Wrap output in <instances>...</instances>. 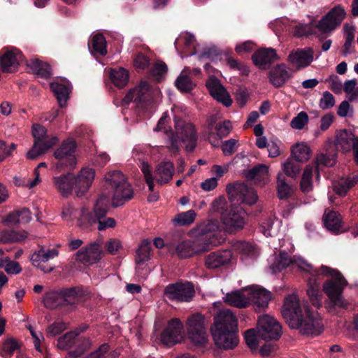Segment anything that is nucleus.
I'll list each match as a JSON object with an SVG mask.
<instances>
[{
    "mask_svg": "<svg viewBox=\"0 0 358 358\" xmlns=\"http://www.w3.org/2000/svg\"><path fill=\"white\" fill-rule=\"evenodd\" d=\"M227 192L231 206L222 212V221L229 232H235L243 227L246 212L241 204L249 206L256 203L258 199L256 191L245 183L236 182L227 186Z\"/></svg>",
    "mask_w": 358,
    "mask_h": 358,
    "instance_id": "obj_1",
    "label": "nucleus"
},
{
    "mask_svg": "<svg viewBox=\"0 0 358 358\" xmlns=\"http://www.w3.org/2000/svg\"><path fill=\"white\" fill-rule=\"evenodd\" d=\"M281 313L291 329H299L303 335L317 336L322 331V320L309 308H305L303 311L295 294H289L285 299Z\"/></svg>",
    "mask_w": 358,
    "mask_h": 358,
    "instance_id": "obj_2",
    "label": "nucleus"
},
{
    "mask_svg": "<svg viewBox=\"0 0 358 358\" xmlns=\"http://www.w3.org/2000/svg\"><path fill=\"white\" fill-rule=\"evenodd\" d=\"M169 116L164 113L158 121L155 131H162L165 129L169 141V149L170 152L176 155L180 150L179 142L181 141L185 145V150L188 152H192L195 149L197 144V134L194 125L189 122H185L183 120H178L176 121V130L174 133L172 130L166 129V124L168 122Z\"/></svg>",
    "mask_w": 358,
    "mask_h": 358,
    "instance_id": "obj_3",
    "label": "nucleus"
},
{
    "mask_svg": "<svg viewBox=\"0 0 358 358\" xmlns=\"http://www.w3.org/2000/svg\"><path fill=\"white\" fill-rule=\"evenodd\" d=\"M211 331L215 344L219 348L233 349L238 343V320L229 310L220 311L214 317Z\"/></svg>",
    "mask_w": 358,
    "mask_h": 358,
    "instance_id": "obj_4",
    "label": "nucleus"
},
{
    "mask_svg": "<svg viewBox=\"0 0 358 358\" xmlns=\"http://www.w3.org/2000/svg\"><path fill=\"white\" fill-rule=\"evenodd\" d=\"M95 177V171L92 168H83L75 176L71 173L53 177V184L60 194L69 197L74 192L76 196L85 195L91 187Z\"/></svg>",
    "mask_w": 358,
    "mask_h": 358,
    "instance_id": "obj_5",
    "label": "nucleus"
},
{
    "mask_svg": "<svg viewBox=\"0 0 358 358\" xmlns=\"http://www.w3.org/2000/svg\"><path fill=\"white\" fill-rule=\"evenodd\" d=\"M214 227L210 224L199 226V236L196 239L182 241L176 246L169 247V251L176 253L180 259H186L210 250L216 244L213 231Z\"/></svg>",
    "mask_w": 358,
    "mask_h": 358,
    "instance_id": "obj_6",
    "label": "nucleus"
},
{
    "mask_svg": "<svg viewBox=\"0 0 358 358\" xmlns=\"http://www.w3.org/2000/svg\"><path fill=\"white\" fill-rule=\"evenodd\" d=\"M85 296L86 291L83 286L62 287L46 292L43 296V303L46 308L50 310L64 307L74 310Z\"/></svg>",
    "mask_w": 358,
    "mask_h": 358,
    "instance_id": "obj_7",
    "label": "nucleus"
},
{
    "mask_svg": "<svg viewBox=\"0 0 358 358\" xmlns=\"http://www.w3.org/2000/svg\"><path fill=\"white\" fill-rule=\"evenodd\" d=\"M319 273L331 277L324 282L322 289L333 305L342 308H346L348 303L343 298L342 294L348 282L342 273L336 269L324 265L320 266V271L314 270L312 276L314 277Z\"/></svg>",
    "mask_w": 358,
    "mask_h": 358,
    "instance_id": "obj_8",
    "label": "nucleus"
},
{
    "mask_svg": "<svg viewBox=\"0 0 358 358\" xmlns=\"http://www.w3.org/2000/svg\"><path fill=\"white\" fill-rule=\"evenodd\" d=\"M108 202V198L106 195H100L93 210L86 215H83L78 220L80 227L85 230H92L95 225H97L99 231L114 228L116 226L115 219L106 217L109 210Z\"/></svg>",
    "mask_w": 358,
    "mask_h": 358,
    "instance_id": "obj_9",
    "label": "nucleus"
},
{
    "mask_svg": "<svg viewBox=\"0 0 358 358\" xmlns=\"http://www.w3.org/2000/svg\"><path fill=\"white\" fill-rule=\"evenodd\" d=\"M106 181L113 191L112 206L114 208L123 206L133 198V188L121 171H113L108 173L106 176Z\"/></svg>",
    "mask_w": 358,
    "mask_h": 358,
    "instance_id": "obj_10",
    "label": "nucleus"
},
{
    "mask_svg": "<svg viewBox=\"0 0 358 358\" xmlns=\"http://www.w3.org/2000/svg\"><path fill=\"white\" fill-rule=\"evenodd\" d=\"M76 142L73 139L67 138L63 141L61 145L55 151L54 156L57 159L55 168L57 171L74 168L76 164Z\"/></svg>",
    "mask_w": 358,
    "mask_h": 358,
    "instance_id": "obj_11",
    "label": "nucleus"
},
{
    "mask_svg": "<svg viewBox=\"0 0 358 358\" xmlns=\"http://www.w3.org/2000/svg\"><path fill=\"white\" fill-rule=\"evenodd\" d=\"M310 148L304 143H296L292 148L293 159H287L283 164L285 174L291 178H296L301 171L299 162H305L310 158Z\"/></svg>",
    "mask_w": 358,
    "mask_h": 358,
    "instance_id": "obj_12",
    "label": "nucleus"
},
{
    "mask_svg": "<svg viewBox=\"0 0 358 358\" xmlns=\"http://www.w3.org/2000/svg\"><path fill=\"white\" fill-rule=\"evenodd\" d=\"M187 334L189 340L196 345L201 346L208 341L205 317L201 313L191 315L187 321Z\"/></svg>",
    "mask_w": 358,
    "mask_h": 358,
    "instance_id": "obj_13",
    "label": "nucleus"
},
{
    "mask_svg": "<svg viewBox=\"0 0 358 358\" xmlns=\"http://www.w3.org/2000/svg\"><path fill=\"white\" fill-rule=\"evenodd\" d=\"M346 16L345 9L340 5L334 6L318 21L315 27L321 32L320 39H324L325 34L333 31L338 27Z\"/></svg>",
    "mask_w": 358,
    "mask_h": 358,
    "instance_id": "obj_14",
    "label": "nucleus"
},
{
    "mask_svg": "<svg viewBox=\"0 0 358 358\" xmlns=\"http://www.w3.org/2000/svg\"><path fill=\"white\" fill-rule=\"evenodd\" d=\"M164 294L170 301L189 302L194 296L195 290L192 282L179 280L169 284L164 289Z\"/></svg>",
    "mask_w": 358,
    "mask_h": 358,
    "instance_id": "obj_15",
    "label": "nucleus"
},
{
    "mask_svg": "<svg viewBox=\"0 0 358 358\" xmlns=\"http://www.w3.org/2000/svg\"><path fill=\"white\" fill-rule=\"evenodd\" d=\"M24 60L22 52L14 47H6L0 51V66L4 73L16 71Z\"/></svg>",
    "mask_w": 358,
    "mask_h": 358,
    "instance_id": "obj_16",
    "label": "nucleus"
},
{
    "mask_svg": "<svg viewBox=\"0 0 358 358\" xmlns=\"http://www.w3.org/2000/svg\"><path fill=\"white\" fill-rule=\"evenodd\" d=\"M258 335L262 340L274 339L278 341L281 335L280 324L272 317L264 315L257 322Z\"/></svg>",
    "mask_w": 358,
    "mask_h": 358,
    "instance_id": "obj_17",
    "label": "nucleus"
},
{
    "mask_svg": "<svg viewBox=\"0 0 358 358\" xmlns=\"http://www.w3.org/2000/svg\"><path fill=\"white\" fill-rule=\"evenodd\" d=\"M184 326L178 318H172L168 321L166 327L160 335L161 342L169 347L179 343L182 338Z\"/></svg>",
    "mask_w": 358,
    "mask_h": 358,
    "instance_id": "obj_18",
    "label": "nucleus"
},
{
    "mask_svg": "<svg viewBox=\"0 0 358 358\" xmlns=\"http://www.w3.org/2000/svg\"><path fill=\"white\" fill-rule=\"evenodd\" d=\"M206 87L210 94L217 101L226 107L231 106L232 99L230 95L217 78L214 76L210 77L206 83Z\"/></svg>",
    "mask_w": 358,
    "mask_h": 358,
    "instance_id": "obj_19",
    "label": "nucleus"
},
{
    "mask_svg": "<svg viewBox=\"0 0 358 358\" xmlns=\"http://www.w3.org/2000/svg\"><path fill=\"white\" fill-rule=\"evenodd\" d=\"M293 76L285 64H278L268 73L270 83L275 88H280Z\"/></svg>",
    "mask_w": 358,
    "mask_h": 358,
    "instance_id": "obj_20",
    "label": "nucleus"
},
{
    "mask_svg": "<svg viewBox=\"0 0 358 358\" xmlns=\"http://www.w3.org/2000/svg\"><path fill=\"white\" fill-rule=\"evenodd\" d=\"M103 252L98 243H92L88 247L82 248L76 253V260L87 264L96 263L101 259Z\"/></svg>",
    "mask_w": 358,
    "mask_h": 358,
    "instance_id": "obj_21",
    "label": "nucleus"
},
{
    "mask_svg": "<svg viewBox=\"0 0 358 358\" xmlns=\"http://www.w3.org/2000/svg\"><path fill=\"white\" fill-rule=\"evenodd\" d=\"M278 59L276 51L272 48H260L252 55L254 64L262 69H267Z\"/></svg>",
    "mask_w": 358,
    "mask_h": 358,
    "instance_id": "obj_22",
    "label": "nucleus"
},
{
    "mask_svg": "<svg viewBox=\"0 0 358 358\" xmlns=\"http://www.w3.org/2000/svg\"><path fill=\"white\" fill-rule=\"evenodd\" d=\"M232 258L231 250H224L210 252L206 257L205 265L208 269H216L227 265Z\"/></svg>",
    "mask_w": 358,
    "mask_h": 358,
    "instance_id": "obj_23",
    "label": "nucleus"
},
{
    "mask_svg": "<svg viewBox=\"0 0 358 358\" xmlns=\"http://www.w3.org/2000/svg\"><path fill=\"white\" fill-rule=\"evenodd\" d=\"M250 302L254 304L256 311H264L271 299V293L263 287H254L250 292Z\"/></svg>",
    "mask_w": 358,
    "mask_h": 358,
    "instance_id": "obj_24",
    "label": "nucleus"
},
{
    "mask_svg": "<svg viewBox=\"0 0 358 358\" xmlns=\"http://www.w3.org/2000/svg\"><path fill=\"white\" fill-rule=\"evenodd\" d=\"M313 50L310 48L308 50H297L295 52H291L288 56L289 61L298 69L308 66L313 59Z\"/></svg>",
    "mask_w": 358,
    "mask_h": 358,
    "instance_id": "obj_25",
    "label": "nucleus"
},
{
    "mask_svg": "<svg viewBox=\"0 0 358 358\" xmlns=\"http://www.w3.org/2000/svg\"><path fill=\"white\" fill-rule=\"evenodd\" d=\"M174 173V164L171 162L159 163L155 171V178L158 183H168Z\"/></svg>",
    "mask_w": 358,
    "mask_h": 358,
    "instance_id": "obj_26",
    "label": "nucleus"
},
{
    "mask_svg": "<svg viewBox=\"0 0 358 358\" xmlns=\"http://www.w3.org/2000/svg\"><path fill=\"white\" fill-rule=\"evenodd\" d=\"M322 220L324 227L331 232L336 234L342 231V219L338 212L326 210Z\"/></svg>",
    "mask_w": 358,
    "mask_h": 358,
    "instance_id": "obj_27",
    "label": "nucleus"
},
{
    "mask_svg": "<svg viewBox=\"0 0 358 358\" xmlns=\"http://www.w3.org/2000/svg\"><path fill=\"white\" fill-rule=\"evenodd\" d=\"M59 142L57 136H51L48 143H39L34 142L31 150L27 152V157L29 159H35L41 155L45 153L52 147Z\"/></svg>",
    "mask_w": 358,
    "mask_h": 358,
    "instance_id": "obj_28",
    "label": "nucleus"
},
{
    "mask_svg": "<svg viewBox=\"0 0 358 358\" xmlns=\"http://www.w3.org/2000/svg\"><path fill=\"white\" fill-rule=\"evenodd\" d=\"M351 131L348 129L341 130L336 136V145L340 147L343 152H348L351 150L354 141L357 139Z\"/></svg>",
    "mask_w": 358,
    "mask_h": 358,
    "instance_id": "obj_29",
    "label": "nucleus"
},
{
    "mask_svg": "<svg viewBox=\"0 0 358 358\" xmlns=\"http://www.w3.org/2000/svg\"><path fill=\"white\" fill-rule=\"evenodd\" d=\"M358 183V174L348 176L346 178L341 179L337 183L334 184L333 189L336 194L340 196H344L348 192Z\"/></svg>",
    "mask_w": 358,
    "mask_h": 358,
    "instance_id": "obj_30",
    "label": "nucleus"
},
{
    "mask_svg": "<svg viewBox=\"0 0 358 358\" xmlns=\"http://www.w3.org/2000/svg\"><path fill=\"white\" fill-rule=\"evenodd\" d=\"M50 87L51 90L53 92L59 106L61 108L66 106L67 100L69 98V87L65 84L59 83H52Z\"/></svg>",
    "mask_w": 358,
    "mask_h": 358,
    "instance_id": "obj_31",
    "label": "nucleus"
},
{
    "mask_svg": "<svg viewBox=\"0 0 358 358\" xmlns=\"http://www.w3.org/2000/svg\"><path fill=\"white\" fill-rule=\"evenodd\" d=\"M224 301L238 308H244L250 305V299L239 290L227 294Z\"/></svg>",
    "mask_w": 358,
    "mask_h": 358,
    "instance_id": "obj_32",
    "label": "nucleus"
},
{
    "mask_svg": "<svg viewBox=\"0 0 358 358\" xmlns=\"http://www.w3.org/2000/svg\"><path fill=\"white\" fill-rule=\"evenodd\" d=\"M27 65L38 76L48 79L51 76L50 66L48 63L43 62L38 59H31Z\"/></svg>",
    "mask_w": 358,
    "mask_h": 358,
    "instance_id": "obj_33",
    "label": "nucleus"
},
{
    "mask_svg": "<svg viewBox=\"0 0 358 358\" xmlns=\"http://www.w3.org/2000/svg\"><path fill=\"white\" fill-rule=\"evenodd\" d=\"M293 188L289 185L286 177L279 173L277 177V194L279 199H287L292 196Z\"/></svg>",
    "mask_w": 358,
    "mask_h": 358,
    "instance_id": "obj_34",
    "label": "nucleus"
},
{
    "mask_svg": "<svg viewBox=\"0 0 358 358\" xmlns=\"http://www.w3.org/2000/svg\"><path fill=\"white\" fill-rule=\"evenodd\" d=\"M307 294L313 306L319 308L322 306V295L320 292V284L316 280L308 284Z\"/></svg>",
    "mask_w": 358,
    "mask_h": 358,
    "instance_id": "obj_35",
    "label": "nucleus"
},
{
    "mask_svg": "<svg viewBox=\"0 0 358 358\" xmlns=\"http://www.w3.org/2000/svg\"><path fill=\"white\" fill-rule=\"evenodd\" d=\"M110 78L112 83L117 87L122 88L128 83L129 73L124 69H112L110 73Z\"/></svg>",
    "mask_w": 358,
    "mask_h": 358,
    "instance_id": "obj_36",
    "label": "nucleus"
},
{
    "mask_svg": "<svg viewBox=\"0 0 358 358\" xmlns=\"http://www.w3.org/2000/svg\"><path fill=\"white\" fill-rule=\"evenodd\" d=\"M268 176V167L264 164H259L250 169H248L245 173V177L249 180H252L256 178L264 179Z\"/></svg>",
    "mask_w": 358,
    "mask_h": 358,
    "instance_id": "obj_37",
    "label": "nucleus"
},
{
    "mask_svg": "<svg viewBox=\"0 0 358 358\" xmlns=\"http://www.w3.org/2000/svg\"><path fill=\"white\" fill-rule=\"evenodd\" d=\"M92 51L101 56L107 54V43L105 37L101 34L94 35L91 40Z\"/></svg>",
    "mask_w": 358,
    "mask_h": 358,
    "instance_id": "obj_38",
    "label": "nucleus"
},
{
    "mask_svg": "<svg viewBox=\"0 0 358 358\" xmlns=\"http://www.w3.org/2000/svg\"><path fill=\"white\" fill-rule=\"evenodd\" d=\"M78 344L76 348L69 352V355L71 358L80 357L91 348L92 342L89 338L81 337L78 339Z\"/></svg>",
    "mask_w": 358,
    "mask_h": 358,
    "instance_id": "obj_39",
    "label": "nucleus"
},
{
    "mask_svg": "<svg viewBox=\"0 0 358 358\" xmlns=\"http://www.w3.org/2000/svg\"><path fill=\"white\" fill-rule=\"evenodd\" d=\"M23 344L14 338H8L3 343L2 348L5 356L10 357L13 353L20 352Z\"/></svg>",
    "mask_w": 358,
    "mask_h": 358,
    "instance_id": "obj_40",
    "label": "nucleus"
},
{
    "mask_svg": "<svg viewBox=\"0 0 358 358\" xmlns=\"http://www.w3.org/2000/svg\"><path fill=\"white\" fill-rule=\"evenodd\" d=\"M293 263L289 255L285 252H280L278 257L272 265L274 272H280Z\"/></svg>",
    "mask_w": 358,
    "mask_h": 358,
    "instance_id": "obj_41",
    "label": "nucleus"
},
{
    "mask_svg": "<svg viewBox=\"0 0 358 358\" xmlns=\"http://www.w3.org/2000/svg\"><path fill=\"white\" fill-rule=\"evenodd\" d=\"M313 167L306 166L301 180L300 189L304 193L310 192L313 189Z\"/></svg>",
    "mask_w": 358,
    "mask_h": 358,
    "instance_id": "obj_42",
    "label": "nucleus"
},
{
    "mask_svg": "<svg viewBox=\"0 0 358 358\" xmlns=\"http://www.w3.org/2000/svg\"><path fill=\"white\" fill-rule=\"evenodd\" d=\"M26 235L13 230H4L0 233V243H10L25 239Z\"/></svg>",
    "mask_w": 358,
    "mask_h": 358,
    "instance_id": "obj_43",
    "label": "nucleus"
},
{
    "mask_svg": "<svg viewBox=\"0 0 358 358\" xmlns=\"http://www.w3.org/2000/svg\"><path fill=\"white\" fill-rule=\"evenodd\" d=\"M196 217V213L194 210H189L186 212H182L177 214L173 222L178 226L189 225L194 222Z\"/></svg>",
    "mask_w": 358,
    "mask_h": 358,
    "instance_id": "obj_44",
    "label": "nucleus"
},
{
    "mask_svg": "<svg viewBox=\"0 0 358 358\" xmlns=\"http://www.w3.org/2000/svg\"><path fill=\"white\" fill-rule=\"evenodd\" d=\"M136 96L135 102L138 106H143L145 103V93L148 92L151 90V85L147 80H141L138 87L135 88Z\"/></svg>",
    "mask_w": 358,
    "mask_h": 358,
    "instance_id": "obj_45",
    "label": "nucleus"
},
{
    "mask_svg": "<svg viewBox=\"0 0 358 358\" xmlns=\"http://www.w3.org/2000/svg\"><path fill=\"white\" fill-rule=\"evenodd\" d=\"M151 249L150 243L147 241H143L136 251L137 257L136 262L137 264H143L150 259V252Z\"/></svg>",
    "mask_w": 358,
    "mask_h": 358,
    "instance_id": "obj_46",
    "label": "nucleus"
},
{
    "mask_svg": "<svg viewBox=\"0 0 358 358\" xmlns=\"http://www.w3.org/2000/svg\"><path fill=\"white\" fill-rule=\"evenodd\" d=\"M32 135L34 138V142L39 143H48L50 138L47 134L45 127L38 124H33Z\"/></svg>",
    "mask_w": 358,
    "mask_h": 358,
    "instance_id": "obj_47",
    "label": "nucleus"
},
{
    "mask_svg": "<svg viewBox=\"0 0 358 358\" xmlns=\"http://www.w3.org/2000/svg\"><path fill=\"white\" fill-rule=\"evenodd\" d=\"M215 129L216 130L217 133L215 134L212 131L210 132L209 138L215 136H217L219 138L226 137L228 136L231 129V122L229 120H225L223 122H218L216 124Z\"/></svg>",
    "mask_w": 358,
    "mask_h": 358,
    "instance_id": "obj_48",
    "label": "nucleus"
},
{
    "mask_svg": "<svg viewBox=\"0 0 358 358\" xmlns=\"http://www.w3.org/2000/svg\"><path fill=\"white\" fill-rule=\"evenodd\" d=\"M175 85L182 92H189L194 87V85L190 78L187 76L182 74L178 77Z\"/></svg>",
    "mask_w": 358,
    "mask_h": 358,
    "instance_id": "obj_49",
    "label": "nucleus"
},
{
    "mask_svg": "<svg viewBox=\"0 0 358 358\" xmlns=\"http://www.w3.org/2000/svg\"><path fill=\"white\" fill-rule=\"evenodd\" d=\"M76 337L73 336L71 333L67 332L60 336L57 340V347L61 350H68L76 344Z\"/></svg>",
    "mask_w": 358,
    "mask_h": 358,
    "instance_id": "obj_50",
    "label": "nucleus"
},
{
    "mask_svg": "<svg viewBox=\"0 0 358 358\" xmlns=\"http://www.w3.org/2000/svg\"><path fill=\"white\" fill-rule=\"evenodd\" d=\"M43 259L41 252L39 249L32 254L31 261L34 266L39 268L44 273H50L53 270V267L45 265V263H43Z\"/></svg>",
    "mask_w": 358,
    "mask_h": 358,
    "instance_id": "obj_51",
    "label": "nucleus"
},
{
    "mask_svg": "<svg viewBox=\"0 0 358 358\" xmlns=\"http://www.w3.org/2000/svg\"><path fill=\"white\" fill-rule=\"evenodd\" d=\"M257 336H259L258 331L257 332L254 329H250L245 331L244 339L252 351L257 350L258 348Z\"/></svg>",
    "mask_w": 358,
    "mask_h": 358,
    "instance_id": "obj_52",
    "label": "nucleus"
},
{
    "mask_svg": "<svg viewBox=\"0 0 358 358\" xmlns=\"http://www.w3.org/2000/svg\"><path fill=\"white\" fill-rule=\"evenodd\" d=\"M109 350V344L104 343L101 344L96 350L87 354L82 358H111L110 357V355H107Z\"/></svg>",
    "mask_w": 358,
    "mask_h": 358,
    "instance_id": "obj_53",
    "label": "nucleus"
},
{
    "mask_svg": "<svg viewBox=\"0 0 358 358\" xmlns=\"http://www.w3.org/2000/svg\"><path fill=\"white\" fill-rule=\"evenodd\" d=\"M265 343L262 345L259 350L262 357H268L278 350V345L274 339L264 340Z\"/></svg>",
    "mask_w": 358,
    "mask_h": 358,
    "instance_id": "obj_54",
    "label": "nucleus"
},
{
    "mask_svg": "<svg viewBox=\"0 0 358 358\" xmlns=\"http://www.w3.org/2000/svg\"><path fill=\"white\" fill-rule=\"evenodd\" d=\"M308 122V116L307 113L304 111H301L292 120L290 126L293 129H301Z\"/></svg>",
    "mask_w": 358,
    "mask_h": 358,
    "instance_id": "obj_55",
    "label": "nucleus"
},
{
    "mask_svg": "<svg viewBox=\"0 0 358 358\" xmlns=\"http://www.w3.org/2000/svg\"><path fill=\"white\" fill-rule=\"evenodd\" d=\"M66 329V324L62 321L55 322L47 328V335L48 337L55 336L60 334Z\"/></svg>",
    "mask_w": 358,
    "mask_h": 358,
    "instance_id": "obj_56",
    "label": "nucleus"
},
{
    "mask_svg": "<svg viewBox=\"0 0 358 358\" xmlns=\"http://www.w3.org/2000/svg\"><path fill=\"white\" fill-rule=\"evenodd\" d=\"M221 51L215 46L206 48L201 55V57L210 59L213 62L221 59Z\"/></svg>",
    "mask_w": 358,
    "mask_h": 358,
    "instance_id": "obj_57",
    "label": "nucleus"
},
{
    "mask_svg": "<svg viewBox=\"0 0 358 358\" xmlns=\"http://www.w3.org/2000/svg\"><path fill=\"white\" fill-rule=\"evenodd\" d=\"M335 104L334 96L329 92L326 91L323 93L322 98L320 100V107L322 110L332 108Z\"/></svg>",
    "mask_w": 358,
    "mask_h": 358,
    "instance_id": "obj_58",
    "label": "nucleus"
},
{
    "mask_svg": "<svg viewBox=\"0 0 358 358\" xmlns=\"http://www.w3.org/2000/svg\"><path fill=\"white\" fill-rule=\"evenodd\" d=\"M150 59L143 53H138L134 60V65L138 70H144L150 66Z\"/></svg>",
    "mask_w": 358,
    "mask_h": 358,
    "instance_id": "obj_59",
    "label": "nucleus"
},
{
    "mask_svg": "<svg viewBox=\"0 0 358 358\" xmlns=\"http://www.w3.org/2000/svg\"><path fill=\"white\" fill-rule=\"evenodd\" d=\"M294 36L298 38L312 34L307 24H299L293 27Z\"/></svg>",
    "mask_w": 358,
    "mask_h": 358,
    "instance_id": "obj_60",
    "label": "nucleus"
},
{
    "mask_svg": "<svg viewBox=\"0 0 358 358\" xmlns=\"http://www.w3.org/2000/svg\"><path fill=\"white\" fill-rule=\"evenodd\" d=\"M167 70L166 64L163 62H160L154 65L152 69V73L158 80L166 73Z\"/></svg>",
    "mask_w": 358,
    "mask_h": 358,
    "instance_id": "obj_61",
    "label": "nucleus"
},
{
    "mask_svg": "<svg viewBox=\"0 0 358 358\" xmlns=\"http://www.w3.org/2000/svg\"><path fill=\"white\" fill-rule=\"evenodd\" d=\"M237 141L231 138L224 141L222 145V150L225 155H231L235 152Z\"/></svg>",
    "mask_w": 358,
    "mask_h": 358,
    "instance_id": "obj_62",
    "label": "nucleus"
},
{
    "mask_svg": "<svg viewBox=\"0 0 358 358\" xmlns=\"http://www.w3.org/2000/svg\"><path fill=\"white\" fill-rule=\"evenodd\" d=\"M4 270L8 274H17L22 271V268L17 262L11 261L8 258V263L6 264Z\"/></svg>",
    "mask_w": 358,
    "mask_h": 358,
    "instance_id": "obj_63",
    "label": "nucleus"
},
{
    "mask_svg": "<svg viewBox=\"0 0 358 358\" xmlns=\"http://www.w3.org/2000/svg\"><path fill=\"white\" fill-rule=\"evenodd\" d=\"M121 247V243L117 239H110L106 243L105 248L107 252L111 255H115L117 252Z\"/></svg>",
    "mask_w": 358,
    "mask_h": 358,
    "instance_id": "obj_64",
    "label": "nucleus"
}]
</instances>
